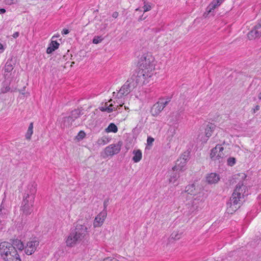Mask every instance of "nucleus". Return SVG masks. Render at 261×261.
<instances>
[{"label":"nucleus","instance_id":"31","mask_svg":"<svg viewBox=\"0 0 261 261\" xmlns=\"http://www.w3.org/2000/svg\"><path fill=\"white\" fill-rule=\"evenodd\" d=\"M236 163V160L234 157H229L227 160V164L229 166H233Z\"/></svg>","mask_w":261,"mask_h":261},{"label":"nucleus","instance_id":"44","mask_svg":"<svg viewBox=\"0 0 261 261\" xmlns=\"http://www.w3.org/2000/svg\"><path fill=\"white\" fill-rule=\"evenodd\" d=\"M6 12V10L5 9H0V14H3Z\"/></svg>","mask_w":261,"mask_h":261},{"label":"nucleus","instance_id":"3","mask_svg":"<svg viewBox=\"0 0 261 261\" xmlns=\"http://www.w3.org/2000/svg\"><path fill=\"white\" fill-rule=\"evenodd\" d=\"M0 254L5 261H21L14 247L7 242H3L0 244Z\"/></svg>","mask_w":261,"mask_h":261},{"label":"nucleus","instance_id":"22","mask_svg":"<svg viewBox=\"0 0 261 261\" xmlns=\"http://www.w3.org/2000/svg\"><path fill=\"white\" fill-rule=\"evenodd\" d=\"M134 156L133 158V161L135 163L139 162L142 159V152L140 149H135L133 151Z\"/></svg>","mask_w":261,"mask_h":261},{"label":"nucleus","instance_id":"50","mask_svg":"<svg viewBox=\"0 0 261 261\" xmlns=\"http://www.w3.org/2000/svg\"><path fill=\"white\" fill-rule=\"evenodd\" d=\"M218 1L220 2L221 4L224 1V0H217Z\"/></svg>","mask_w":261,"mask_h":261},{"label":"nucleus","instance_id":"15","mask_svg":"<svg viewBox=\"0 0 261 261\" xmlns=\"http://www.w3.org/2000/svg\"><path fill=\"white\" fill-rule=\"evenodd\" d=\"M107 217V212L102 211L100 212L95 218L93 222V226L98 227L101 226L104 222Z\"/></svg>","mask_w":261,"mask_h":261},{"label":"nucleus","instance_id":"46","mask_svg":"<svg viewBox=\"0 0 261 261\" xmlns=\"http://www.w3.org/2000/svg\"><path fill=\"white\" fill-rule=\"evenodd\" d=\"M59 37V35H54L51 38V40H54L55 39L58 38Z\"/></svg>","mask_w":261,"mask_h":261},{"label":"nucleus","instance_id":"48","mask_svg":"<svg viewBox=\"0 0 261 261\" xmlns=\"http://www.w3.org/2000/svg\"><path fill=\"white\" fill-rule=\"evenodd\" d=\"M4 49V46H3V44H0V50H2V51H3Z\"/></svg>","mask_w":261,"mask_h":261},{"label":"nucleus","instance_id":"39","mask_svg":"<svg viewBox=\"0 0 261 261\" xmlns=\"http://www.w3.org/2000/svg\"><path fill=\"white\" fill-rule=\"evenodd\" d=\"M107 103L106 104V106L104 107H101L99 108V109L102 112H107Z\"/></svg>","mask_w":261,"mask_h":261},{"label":"nucleus","instance_id":"21","mask_svg":"<svg viewBox=\"0 0 261 261\" xmlns=\"http://www.w3.org/2000/svg\"><path fill=\"white\" fill-rule=\"evenodd\" d=\"M184 230H176L174 231L171 234V239L174 240H178L180 239L183 236Z\"/></svg>","mask_w":261,"mask_h":261},{"label":"nucleus","instance_id":"13","mask_svg":"<svg viewBox=\"0 0 261 261\" xmlns=\"http://www.w3.org/2000/svg\"><path fill=\"white\" fill-rule=\"evenodd\" d=\"M261 36V22L256 24L248 34L250 40L254 39Z\"/></svg>","mask_w":261,"mask_h":261},{"label":"nucleus","instance_id":"7","mask_svg":"<svg viewBox=\"0 0 261 261\" xmlns=\"http://www.w3.org/2000/svg\"><path fill=\"white\" fill-rule=\"evenodd\" d=\"M34 201L33 197L30 198L29 193L27 194V196H24L23 201L22 202L21 208L23 215L28 216L31 214L33 212Z\"/></svg>","mask_w":261,"mask_h":261},{"label":"nucleus","instance_id":"10","mask_svg":"<svg viewBox=\"0 0 261 261\" xmlns=\"http://www.w3.org/2000/svg\"><path fill=\"white\" fill-rule=\"evenodd\" d=\"M134 88L132 86V83L128 82V80L118 92H113V96L116 94V97L118 98H121L122 96L127 95Z\"/></svg>","mask_w":261,"mask_h":261},{"label":"nucleus","instance_id":"26","mask_svg":"<svg viewBox=\"0 0 261 261\" xmlns=\"http://www.w3.org/2000/svg\"><path fill=\"white\" fill-rule=\"evenodd\" d=\"M195 186L194 184L188 185L186 187V192L191 195H195Z\"/></svg>","mask_w":261,"mask_h":261},{"label":"nucleus","instance_id":"28","mask_svg":"<svg viewBox=\"0 0 261 261\" xmlns=\"http://www.w3.org/2000/svg\"><path fill=\"white\" fill-rule=\"evenodd\" d=\"M13 66L11 64V63L7 62L4 68L5 75L6 76L7 75V74H6V72L9 73L11 72L13 70Z\"/></svg>","mask_w":261,"mask_h":261},{"label":"nucleus","instance_id":"4","mask_svg":"<svg viewBox=\"0 0 261 261\" xmlns=\"http://www.w3.org/2000/svg\"><path fill=\"white\" fill-rule=\"evenodd\" d=\"M153 75L152 73L147 72L145 70L139 69L138 72L133 74L128 79L132 86L136 88L138 85H143L149 82V79Z\"/></svg>","mask_w":261,"mask_h":261},{"label":"nucleus","instance_id":"23","mask_svg":"<svg viewBox=\"0 0 261 261\" xmlns=\"http://www.w3.org/2000/svg\"><path fill=\"white\" fill-rule=\"evenodd\" d=\"M221 4L217 0H214L207 7L206 11L210 13L213 10L219 6Z\"/></svg>","mask_w":261,"mask_h":261},{"label":"nucleus","instance_id":"11","mask_svg":"<svg viewBox=\"0 0 261 261\" xmlns=\"http://www.w3.org/2000/svg\"><path fill=\"white\" fill-rule=\"evenodd\" d=\"M202 201V199L200 198H195L192 201H190L187 204L188 211L187 215H192L194 214V213L198 210V208L200 206V203Z\"/></svg>","mask_w":261,"mask_h":261},{"label":"nucleus","instance_id":"24","mask_svg":"<svg viewBox=\"0 0 261 261\" xmlns=\"http://www.w3.org/2000/svg\"><path fill=\"white\" fill-rule=\"evenodd\" d=\"M13 247H14V248L15 250L16 249L22 251L24 249V245L22 243V242L18 239L15 240L13 242V244H12Z\"/></svg>","mask_w":261,"mask_h":261},{"label":"nucleus","instance_id":"37","mask_svg":"<svg viewBox=\"0 0 261 261\" xmlns=\"http://www.w3.org/2000/svg\"><path fill=\"white\" fill-rule=\"evenodd\" d=\"M10 90L9 87H6L2 89V92L4 93L9 92Z\"/></svg>","mask_w":261,"mask_h":261},{"label":"nucleus","instance_id":"14","mask_svg":"<svg viewBox=\"0 0 261 261\" xmlns=\"http://www.w3.org/2000/svg\"><path fill=\"white\" fill-rule=\"evenodd\" d=\"M38 245L39 242L36 240L28 242L25 247V253L28 255H31L35 251Z\"/></svg>","mask_w":261,"mask_h":261},{"label":"nucleus","instance_id":"35","mask_svg":"<svg viewBox=\"0 0 261 261\" xmlns=\"http://www.w3.org/2000/svg\"><path fill=\"white\" fill-rule=\"evenodd\" d=\"M154 139L153 138H152L151 137H148L147 140V144L148 145L151 146L152 145V143L154 142Z\"/></svg>","mask_w":261,"mask_h":261},{"label":"nucleus","instance_id":"12","mask_svg":"<svg viewBox=\"0 0 261 261\" xmlns=\"http://www.w3.org/2000/svg\"><path fill=\"white\" fill-rule=\"evenodd\" d=\"M80 116V111L78 110H75L71 112V116L65 117L64 120V125L66 126H69L72 125L75 119Z\"/></svg>","mask_w":261,"mask_h":261},{"label":"nucleus","instance_id":"9","mask_svg":"<svg viewBox=\"0 0 261 261\" xmlns=\"http://www.w3.org/2000/svg\"><path fill=\"white\" fill-rule=\"evenodd\" d=\"M122 145V142L119 141L117 143L112 144L107 146L105 148L104 150V153L105 154L104 157L113 156L114 154L118 153L121 150Z\"/></svg>","mask_w":261,"mask_h":261},{"label":"nucleus","instance_id":"40","mask_svg":"<svg viewBox=\"0 0 261 261\" xmlns=\"http://www.w3.org/2000/svg\"><path fill=\"white\" fill-rule=\"evenodd\" d=\"M260 109V107L258 105H256L255 108L253 109V113H255L256 111H258Z\"/></svg>","mask_w":261,"mask_h":261},{"label":"nucleus","instance_id":"38","mask_svg":"<svg viewBox=\"0 0 261 261\" xmlns=\"http://www.w3.org/2000/svg\"><path fill=\"white\" fill-rule=\"evenodd\" d=\"M78 136L80 138L82 139L85 137V133L83 131H81L79 132V133L78 134Z\"/></svg>","mask_w":261,"mask_h":261},{"label":"nucleus","instance_id":"41","mask_svg":"<svg viewBox=\"0 0 261 261\" xmlns=\"http://www.w3.org/2000/svg\"><path fill=\"white\" fill-rule=\"evenodd\" d=\"M62 33V34H63V35H66L69 33V31H68V30L65 29H63Z\"/></svg>","mask_w":261,"mask_h":261},{"label":"nucleus","instance_id":"30","mask_svg":"<svg viewBox=\"0 0 261 261\" xmlns=\"http://www.w3.org/2000/svg\"><path fill=\"white\" fill-rule=\"evenodd\" d=\"M108 142L109 139L106 137H102L101 138L99 139L97 141L98 144L100 145H104L107 144Z\"/></svg>","mask_w":261,"mask_h":261},{"label":"nucleus","instance_id":"32","mask_svg":"<svg viewBox=\"0 0 261 261\" xmlns=\"http://www.w3.org/2000/svg\"><path fill=\"white\" fill-rule=\"evenodd\" d=\"M144 6L143 7V8L144 9L143 11L144 12H146L147 11H150L151 9V6L150 4H148L146 3V2H144Z\"/></svg>","mask_w":261,"mask_h":261},{"label":"nucleus","instance_id":"20","mask_svg":"<svg viewBox=\"0 0 261 261\" xmlns=\"http://www.w3.org/2000/svg\"><path fill=\"white\" fill-rule=\"evenodd\" d=\"M59 43L57 42L56 40H51V41L49 44V46L46 49V53L48 54H51L54 50L59 48Z\"/></svg>","mask_w":261,"mask_h":261},{"label":"nucleus","instance_id":"8","mask_svg":"<svg viewBox=\"0 0 261 261\" xmlns=\"http://www.w3.org/2000/svg\"><path fill=\"white\" fill-rule=\"evenodd\" d=\"M224 148L222 145H217L215 147L211 150L210 153L211 159L214 161H218L219 163L222 162L225 154L223 152Z\"/></svg>","mask_w":261,"mask_h":261},{"label":"nucleus","instance_id":"6","mask_svg":"<svg viewBox=\"0 0 261 261\" xmlns=\"http://www.w3.org/2000/svg\"><path fill=\"white\" fill-rule=\"evenodd\" d=\"M171 100V98L167 97L165 98H160L159 100L155 103L151 109V114L153 116H156L160 114L164 108L169 103Z\"/></svg>","mask_w":261,"mask_h":261},{"label":"nucleus","instance_id":"43","mask_svg":"<svg viewBox=\"0 0 261 261\" xmlns=\"http://www.w3.org/2000/svg\"><path fill=\"white\" fill-rule=\"evenodd\" d=\"M19 36V33L18 32H15L13 34V37L14 38H16L18 37Z\"/></svg>","mask_w":261,"mask_h":261},{"label":"nucleus","instance_id":"19","mask_svg":"<svg viewBox=\"0 0 261 261\" xmlns=\"http://www.w3.org/2000/svg\"><path fill=\"white\" fill-rule=\"evenodd\" d=\"M219 179V175L215 173H212L206 177L207 181L211 184L217 183Z\"/></svg>","mask_w":261,"mask_h":261},{"label":"nucleus","instance_id":"49","mask_svg":"<svg viewBox=\"0 0 261 261\" xmlns=\"http://www.w3.org/2000/svg\"><path fill=\"white\" fill-rule=\"evenodd\" d=\"M258 98L259 99L261 100V92H260L258 95Z\"/></svg>","mask_w":261,"mask_h":261},{"label":"nucleus","instance_id":"36","mask_svg":"<svg viewBox=\"0 0 261 261\" xmlns=\"http://www.w3.org/2000/svg\"><path fill=\"white\" fill-rule=\"evenodd\" d=\"M101 41V39L99 37H94L93 39V43L94 44H98Z\"/></svg>","mask_w":261,"mask_h":261},{"label":"nucleus","instance_id":"5","mask_svg":"<svg viewBox=\"0 0 261 261\" xmlns=\"http://www.w3.org/2000/svg\"><path fill=\"white\" fill-rule=\"evenodd\" d=\"M139 69L145 70L147 72L153 73L155 61L150 53L144 54L141 56L139 61Z\"/></svg>","mask_w":261,"mask_h":261},{"label":"nucleus","instance_id":"47","mask_svg":"<svg viewBox=\"0 0 261 261\" xmlns=\"http://www.w3.org/2000/svg\"><path fill=\"white\" fill-rule=\"evenodd\" d=\"M145 18V17L143 18V16H140V17H139V19H138V20H139V21H141V20H144Z\"/></svg>","mask_w":261,"mask_h":261},{"label":"nucleus","instance_id":"34","mask_svg":"<svg viewBox=\"0 0 261 261\" xmlns=\"http://www.w3.org/2000/svg\"><path fill=\"white\" fill-rule=\"evenodd\" d=\"M19 1L20 0H5V4L8 5H11L18 3Z\"/></svg>","mask_w":261,"mask_h":261},{"label":"nucleus","instance_id":"2","mask_svg":"<svg viewBox=\"0 0 261 261\" xmlns=\"http://www.w3.org/2000/svg\"><path fill=\"white\" fill-rule=\"evenodd\" d=\"M245 186L239 183L234 190L229 201L227 203V212L232 214L241 206V199L242 197V192L245 190Z\"/></svg>","mask_w":261,"mask_h":261},{"label":"nucleus","instance_id":"33","mask_svg":"<svg viewBox=\"0 0 261 261\" xmlns=\"http://www.w3.org/2000/svg\"><path fill=\"white\" fill-rule=\"evenodd\" d=\"M118 107V106H116V107H114L112 104L110 105L109 106L106 107L107 108V112L108 113H111L114 110L117 108Z\"/></svg>","mask_w":261,"mask_h":261},{"label":"nucleus","instance_id":"16","mask_svg":"<svg viewBox=\"0 0 261 261\" xmlns=\"http://www.w3.org/2000/svg\"><path fill=\"white\" fill-rule=\"evenodd\" d=\"M187 164V159L185 157L180 158L176 161L175 165L172 168L174 171H181L185 170V167Z\"/></svg>","mask_w":261,"mask_h":261},{"label":"nucleus","instance_id":"51","mask_svg":"<svg viewBox=\"0 0 261 261\" xmlns=\"http://www.w3.org/2000/svg\"><path fill=\"white\" fill-rule=\"evenodd\" d=\"M139 10H140V9H139V8H137V9H136V11H139Z\"/></svg>","mask_w":261,"mask_h":261},{"label":"nucleus","instance_id":"45","mask_svg":"<svg viewBox=\"0 0 261 261\" xmlns=\"http://www.w3.org/2000/svg\"><path fill=\"white\" fill-rule=\"evenodd\" d=\"M105 261H117L116 260H113L112 259H111L110 258L108 257V258H107L106 259H105L104 260Z\"/></svg>","mask_w":261,"mask_h":261},{"label":"nucleus","instance_id":"25","mask_svg":"<svg viewBox=\"0 0 261 261\" xmlns=\"http://www.w3.org/2000/svg\"><path fill=\"white\" fill-rule=\"evenodd\" d=\"M33 122H31L30 125H29V126L28 127V130H27V132L25 134V138L27 139V140H30L31 138V136L33 133Z\"/></svg>","mask_w":261,"mask_h":261},{"label":"nucleus","instance_id":"18","mask_svg":"<svg viewBox=\"0 0 261 261\" xmlns=\"http://www.w3.org/2000/svg\"><path fill=\"white\" fill-rule=\"evenodd\" d=\"M36 185L34 184H30L28 186V191L25 193V196H27V194H29V197L30 198L33 197L35 199V194L36 192Z\"/></svg>","mask_w":261,"mask_h":261},{"label":"nucleus","instance_id":"42","mask_svg":"<svg viewBox=\"0 0 261 261\" xmlns=\"http://www.w3.org/2000/svg\"><path fill=\"white\" fill-rule=\"evenodd\" d=\"M118 16V13L115 12L112 14V17L114 18H116Z\"/></svg>","mask_w":261,"mask_h":261},{"label":"nucleus","instance_id":"1","mask_svg":"<svg viewBox=\"0 0 261 261\" xmlns=\"http://www.w3.org/2000/svg\"><path fill=\"white\" fill-rule=\"evenodd\" d=\"M88 234V227L85 225L77 224L65 239L67 247H72L82 241Z\"/></svg>","mask_w":261,"mask_h":261},{"label":"nucleus","instance_id":"27","mask_svg":"<svg viewBox=\"0 0 261 261\" xmlns=\"http://www.w3.org/2000/svg\"><path fill=\"white\" fill-rule=\"evenodd\" d=\"M118 131V128L117 126L113 123H110L108 127L106 129V132L107 133L113 132L116 133Z\"/></svg>","mask_w":261,"mask_h":261},{"label":"nucleus","instance_id":"17","mask_svg":"<svg viewBox=\"0 0 261 261\" xmlns=\"http://www.w3.org/2000/svg\"><path fill=\"white\" fill-rule=\"evenodd\" d=\"M215 128V125L212 123L208 124L205 129V137L204 138H201V141H206L212 135L213 131Z\"/></svg>","mask_w":261,"mask_h":261},{"label":"nucleus","instance_id":"29","mask_svg":"<svg viewBox=\"0 0 261 261\" xmlns=\"http://www.w3.org/2000/svg\"><path fill=\"white\" fill-rule=\"evenodd\" d=\"M179 177L178 173L173 171V172L170 175L169 179V182L174 183Z\"/></svg>","mask_w":261,"mask_h":261}]
</instances>
